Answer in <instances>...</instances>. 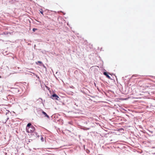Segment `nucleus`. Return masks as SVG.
<instances>
[{
	"mask_svg": "<svg viewBox=\"0 0 155 155\" xmlns=\"http://www.w3.org/2000/svg\"><path fill=\"white\" fill-rule=\"evenodd\" d=\"M40 12L43 15V11L42 10H41V11H40Z\"/></svg>",
	"mask_w": 155,
	"mask_h": 155,
	"instance_id": "8",
	"label": "nucleus"
},
{
	"mask_svg": "<svg viewBox=\"0 0 155 155\" xmlns=\"http://www.w3.org/2000/svg\"><path fill=\"white\" fill-rule=\"evenodd\" d=\"M15 92L16 93H19V90L18 88H15Z\"/></svg>",
	"mask_w": 155,
	"mask_h": 155,
	"instance_id": "5",
	"label": "nucleus"
},
{
	"mask_svg": "<svg viewBox=\"0 0 155 155\" xmlns=\"http://www.w3.org/2000/svg\"><path fill=\"white\" fill-rule=\"evenodd\" d=\"M52 97L54 98V99L58 100V98H59L58 95L55 94H54L52 95Z\"/></svg>",
	"mask_w": 155,
	"mask_h": 155,
	"instance_id": "2",
	"label": "nucleus"
},
{
	"mask_svg": "<svg viewBox=\"0 0 155 155\" xmlns=\"http://www.w3.org/2000/svg\"><path fill=\"white\" fill-rule=\"evenodd\" d=\"M26 131L28 133H32L35 130V127L31 125V123H29L26 127Z\"/></svg>",
	"mask_w": 155,
	"mask_h": 155,
	"instance_id": "1",
	"label": "nucleus"
},
{
	"mask_svg": "<svg viewBox=\"0 0 155 155\" xmlns=\"http://www.w3.org/2000/svg\"><path fill=\"white\" fill-rule=\"evenodd\" d=\"M42 113L43 114L45 117H47L48 118H49V116L44 111H42Z\"/></svg>",
	"mask_w": 155,
	"mask_h": 155,
	"instance_id": "4",
	"label": "nucleus"
},
{
	"mask_svg": "<svg viewBox=\"0 0 155 155\" xmlns=\"http://www.w3.org/2000/svg\"><path fill=\"white\" fill-rule=\"evenodd\" d=\"M37 30V28H33V31H34V32H35V31L36 30Z\"/></svg>",
	"mask_w": 155,
	"mask_h": 155,
	"instance_id": "6",
	"label": "nucleus"
},
{
	"mask_svg": "<svg viewBox=\"0 0 155 155\" xmlns=\"http://www.w3.org/2000/svg\"><path fill=\"white\" fill-rule=\"evenodd\" d=\"M38 62L39 63V64H42V62L41 61H38Z\"/></svg>",
	"mask_w": 155,
	"mask_h": 155,
	"instance_id": "9",
	"label": "nucleus"
},
{
	"mask_svg": "<svg viewBox=\"0 0 155 155\" xmlns=\"http://www.w3.org/2000/svg\"><path fill=\"white\" fill-rule=\"evenodd\" d=\"M104 74L107 77V78L109 79H110V77L107 74V73L106 72H104Z\"/></svg>",
	"mask_w": 155,
	"mask_h": 155,
	"instance_id": "3",
	"label": "nucleus"
},
{
	"mask_svg": "<svg viewBox=\"0 0 155 155\" xmlns=\"http://www.w3.org/2000/svg\"><path fill=\"white\" fill-rule=\"evenodd\" d=\"M150 132H151V133H153V132L152 131H150Z\"/></svg>",
	"mask_w": 155,
	"mask_h": 155,
	"instance_id": "10",
	"label": "nucleus"
},
{
	"mask_svg": "<svg viewBox=\"0 0 155 155\" xmlns=\"http://www.w3.org/2000/svg\"><path fill=\"white\" fill-rule=\"evenodd\" d=\"M36 21L38 22V23H39V24H38V25H39L41 23V22L40 21H38L37 20H36Z\"/></svg>",
	"mask_w": 155,
	"mask_h": 155,
	"instance_id": "7",
	"label": "nucleus"
}]
</instances>
